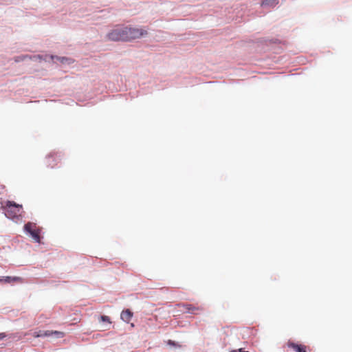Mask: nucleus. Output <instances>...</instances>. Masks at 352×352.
<instances>
[{"mask_svg": "<svg viewBox=\"0 0 352 352\" xmlns=\"http://www.w3.org/2000/svg\"><path fill=\"white\" fill-rule=\"evenodd\" d=\"M126 41L144 37L148 34L146 30L137 27H124Z\"/></svg>", "mask_w": 352, "mask_h": 352, "instance_id": "nucleus-1", "label": "nucleus"}, {"mask_svg": "<svg viewBox=\"0 0 352 352\" xmlns=\"http://www.w3.org/2000/svg\"><path fill=\"white\" fill-rule=\"evenodd\" d=\"M21 208V206L8 201L4 208L5 215L6 217L12 219L18 218Z\"/></svg>", "mask_w": 352, "mask_h": 352, "instance_id": "nucleus-2", "label": "nucleus"}, {"mask_svg": "<svg viewBox=\"0 0 352 352\" xmlns=\"http://www.w3.org/2000/svg\"><path fill=\"white\" fill-rule=\"evenodd\" d=\"M107 37L109 40L113 41H126L124 27L113 30L107 34Z\"/></svg>", "mask_w": 352, "mask_h": 352, "instance_id": "nucleus-3", "label": "nucleus"}, {"mask_svg": "<svg viewBox=\"0 0 352 352\" xmlns=\"http://www.w3.org/2000/svg\"><path fill=\"white\" fill-rule=\"evenodd\" d=\"M35 223L28 222L25 224L24 230L26 232L30 234L36 243H40L41 239L39 236V230H33V227L35 226Z\"/></svg>", "mask_w": 352, "mask_h": 352, "instance_id": "nucleus-4", "label": "nucleus"}, {"mask_svg": "<svg viewBox=\"0 0 352 352\" xmlns=\"http://www.w3.org/2000/svg\"><path fill=\"white\" fill-rule=\"evenodd\" d=\"M278 3V0H263L261 6L265 8H271L275 7Z\"/></svg>", "mask_w": 352, "mask_h": 352, "instance_id": "nucleus-5", "label": "nucleus"}, {"mask_svg": "<svg viewBox=\"0 0 352 352\" xmlns=\"http://www.w3.org/2000/svg\"><path fill=\"white\" fill-rule=\"evenodd\" d=\"M50 58L54 61L56 62V60L60 61L63 64H67L69 65L72 63H73V60L71 58H67V57H59L57 56H51Z\"/></svg>", "mask_w": 352, "mask_h": 352, "instance_id": "nucleus-6", "label": "nucleus"}, {"mask_svg": "<svg viewBox=\"0 0 352 352\" xmlns=\"http://www.w3.org/2000/svg\"><path fill=\"white\" fill-rule=\"evenodd\" d=\"M133 316V313L129 309H126L122 311L120 318L125 322H129Z\"/></svg>", "mask_w": 352, "mask_h": 352, "instance_id": "nucleus-7", "label": "nucleus"}, {"mask_svg": "<svg viewBox=\"0 0 352 352\" xmlns=\"http://www.w3.org/2000/svg\"><path fill=\"white\" fill-rule=\"evenodd\" d=\"M289 347L292 348L296 352H306L305 346L295 344L294 342L289 343Z\"/></svg>", "mask_w": 352, "mask_h": 352, "instance_id": "nucleus-8", "label": "nucleus"}, {"mask_svg": "<svg viewBox=\"0 0 352 352\" xmlns=\"http://www.w3.org/2000/svg\"><path fill=\"white\" fill-rule=\"evenodd\" d=\"M64 336V333L58 331H50V337L55 338H61Z\"/></svg>", "mask_w": 352, "mask_h": 352, "instance_id": "nucleus-9", "label": "nucleus"}, {"mask_svg": "<svg viewBox=\"0 0 352 352\" xmlns=\"http://www.w3.org/2000/svg\"><path fill=\"white\" fill-rule=\"evenodd\" d=\"M18 280H20L19 277L6 276V277H3L2 279H0V281L4 280L6 283H10L12 280L16 281Z\"/></svg>", "mask_w": 352, "mask_h": 352, "instance_id": "nucleus-10", "label": "nucleus"}, {"mask_svg": "<svg viewBox=\"0 0 352 352\" xmlns=\"http://www.w3.org/2000/svg\"><path fill=\"white\" fill-rule=\"evenodd\" d=\"M28 57H29V55L17 56L14 57V61L16 63H19V62H21V61H24V60H28Z\"/></svg>", "mask_w": 352, "mask_h": 352, "instance_id": "nucleus-11", "label": "nucleus"}, {"mask_svg": "<svg viewBox=\"0 0 352 352\" xmlns=\"http://www.w3.org/2000/svg\"><path fill=\"white\" fill-rule=\"evenodd\" d=\"M42 56L41 55H34V56H30L28 57V60H32L34 61H37L41 60Z\"/></svg>", "mask_w": 352, "mask_h": 352, "instance_id": "nucleus-12", "label": "nucleus"}, {"mask_svg": "<svg viewBox=\"0 0 352 352\" xmlns=\"http://www.w3.org/2000/svg\"><path fill=\"white\" fill-rule=\"evenodd\" d=\"M40 337H50V331H38Z\"/></svg>", "mask_w": 352, "mask_h": 352, "instance_id": "nucleus-13", "label": "nucleus"}, {"mask_svg": "<svg viewBox=\"0 0 352 352\" xmlns=\"http://www.w3.org/2000/svg\"><path fill=\"white\" fill-rule=\"evenodd\" d=\"M100 320H101V321H102V322H108L109 324H110V323H111L109 317H108V316H101V317H100Z\"/></svg>", "mask_w": 352, "mask_h": 352, "instance_id": "nucleus-14", "label": "nucleus"}, {"mask_svg": "<svg viewBox=\"0 0 352 352\" xmlns=\"http://www.w3.org/2000/svg\"><path fill=\"white\" fill-rule=\"evenodd\" d=\"M168 345L170 346H178L179 344L175 342V341H173L171 340H169L167 342Z\"/></svg>", "mask_w": 352, "mask_h": 352, "instance_id": "nucleus-15", "label": "nucleus"}, {"mask_svg": "<svg viewBox=\"0 0 352 352\" xmlns=\"http://www.w3.org/2000/svg\"><path fill=\"white\" fill-rule=\"evenodd\" d=\"M186 307L188 309V312L190 313H193L194 309H195V308L192 307L191 305H186Z\"/></svg>", "mask_w": 352, "mask_h": 352, "instance_id": "nucleus-16", "label": "nucleus"}, {"mask_svg": "<svg viewBox=\"0 0 352 352\" xmlns=\"http://www.w3.org/2000/svg\"><path fill=\"white\" fill-rule=\"evenodd\" d=\"M32 336H33L34 338H39V332H38V331H34V332L32 333Z\"/></svg>", "mask_w": 352, "mask_h": 352, "instance_id": "nucleus-17", "label": "nucleus"}, {"mask_svg": "<svg viewBox=\"0 0 352 352\" xmlns=\"http://www.w3.org/2000/svg\"><path fill=\"white\" fill-rule=\"evenodd\" d=\"M6 337V334L5 333H0V340H3Z\"/></svg>", "mask_w": 352, "mask_h": 352, "instance_id": "nucleus-18", "label": "nucleus"}, {"mask_svg": "<svg viewBox=\"0 0 352 352\" xmlns=\"http://www.w3.org/2000/svg\"><path fill=\"white\" fill-rule=\"evenodd\" d=\"M242 351V349H239L238 350H231L230 352H241Z\"/></svg>", "mask_w": 352, "mask_h": 352, "instance_id": "nucleus-19", "label": "nucleus"}, {"mask_svg": "<svg viewBox=\"0 0 352 352\" xmlns=\"http://www.w3.org/2000/svg\"><path fill=\"white\" fill-rule=\"evenodd\" d=\"M241 352H249V351H244V350L242 349V351H241Z\"/></svg>", "mask_w": 352, "mask_h": 352, "instance_id": "nucleus-20", "label": "nucleus"}]
</instances>
